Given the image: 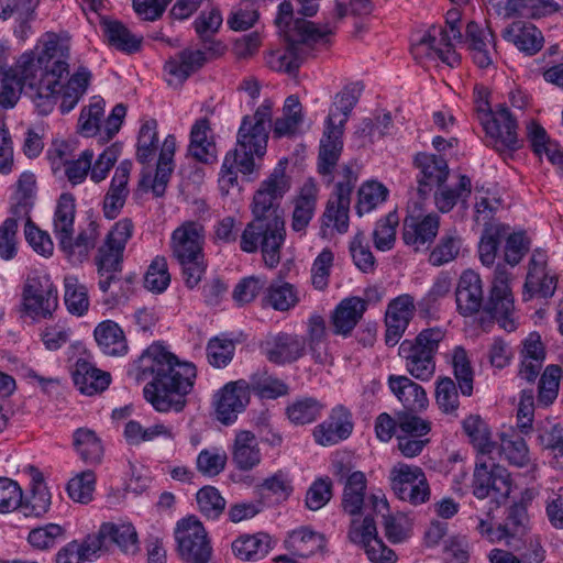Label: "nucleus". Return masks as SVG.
Returning <instances> with one entry per match:
<instances>
[{"label": "nucleus", "instance_id": "obj_32", "mask_svg": "<svg viewBox=\"0 0 563 563\" xmlns=\"http://www.w3.org/2000/svg\"><path fill=\"white\" fill-rule=\"evenodd\" d=\"M100 530L107 549L111 550L115 547L125 554L139 552L137 532L131 522H103Z\"/></svg>", "mask_w": 563, "mask_h": 563}, {"label": "nucleus", "instance_id": "obj_58", "mask_svg": "<svg viewBox=\"0 0 563 563\" xmlns=\"http://www.w3.org/2000/svg\"><path fill=\"white\" fill-rule=\"evenodd\" d=\"M528 515L526 506L520 504H514L509 507L507 517L504 523H500V529L504 530L505 539L507 543L514 548H517L511 543V539H521L527 532Z\"/></svg>", "mask_w": 563, "mask_h": 563}, {"label": "nucleus", "instance_id": "obj_31", "mask_svg": "<svg viewBox=\"0 0 563 563\" xmlns=\"http://www.w3.org/2000/svg\"><path fill=\"white\" fill-rule=\"evenodd\" d=\"M318 190L313 184H306L298 196L291 200L292 213L290 220L291 230L300 235L306 234V230L314 217L317 208Z\"/></svg>", "mask_w": 563, "mask_h": 563}, {"label": "nucleus", "instance_id": "obj_51", "mask_svg": "<svg viewBox=\"0 0 563 563\" xmlns=\"http://www.w3.org/2000/svg\"><path fill=\"white\" fill-rule=\"evenodd\" d=\"M74 446L80 459L86 463L97 464L103 455L101 440L88 428H79L74 432Z\"/></svg>", "mask_w": 563, "mask_h": 563}, {"label": "nucleus", "instance_id": "obj_26", "mask_svg": "<svg viewBox=\"0 0 563 563\" xmlns=\"http://www.w3.org/2000/svg\"><path fill=\"white\" fill-rule=\"evenodd\" d=\"M175 151L176 137L173 134H169L165 137L161 147L154 179L152 180L151 175L147 174L143 175L140 180L141 187H147L151 184L152 191L156 197H162L165 194L166 186L174 170L173 158Z\"/></svg>", "mask_w": 563, "mask_h": 563}, {"label": "nucleus", "instance_id": "obj_38", "mask_svg": "<svg viewBox=\"0 0 563 563\" xmlns=\"http://www.w3.org/2000/svg\"><path fill=\"white\" fill-rule=\"evenodd\" d=\"M261 450L256 437L242 430L235 435L232 446V462L241 471H251L261 463Z\"/></svg>", "mask_w": 563, "mask_h": 563}, {"label": "nucleus", "instance_id": "obj_37", "mask_svg": "<svg viewBox=\"0 0 563 563\" xmlns=\"http://www.w3.org/2000/svg\"><path fill=\"white\" fill-rule=\"evenodd\" d=\"M31 474V496L19 508L24 516L40 517L51 507V493L44 482L43 474L34 466H29Z\"/></svg>", "mask_w": 563, "mask_h": 563}, {"label": "nucleus", "instance_id": "obj_8", "mask_svg": "<svg viewBox=\"0 0 563 563\" xmlns=\"http://www.w3.org/2000/svg\"><path fill=\"white\" fill-rule=\"evenodd\" d=\"M273 102L265 100L251 115H244L236 133L235 152L240 158V173L252 174L256 159H262L267 150L269 129L272 126Z\"/></svg>", "mask_w": 563, "mask_h": 563}, {"label": "nucleus", "instance_id": "obj_9", "mask_svg": "<svg viewBox=\"0 0 563 563\" xmlns=\"http://www.w3.org/2000/svg\"><path fill=\"white\" fill-rule=\"evenodd\" d=\"M440 327L427 328L412 340H404L398 355L405 361L407 372L419 380H429L435 372V354L445 338Z\"/></svg>", "mask_w": 563, "mask_h": 563}, {"label": "nucleus", "instance_id": "obj_60", "mask_svg": "<svg viewBox=\"0 0 563 563\" xmlns=\"http://www.w3.org/2000/svg\"><path fill=\"white\" fill-rule=\"evenodd\" d=\"M369 501L373 511L380 514L384 518V530L386 538L393 543H400L408 537V531L391 516H387L388 503L384 496L371 495Z\"/></svg>", "mask_w": 563, "mask_h": 563}, {"label": "nucleus", "instance_id": "obj_30", "mask_svg": "<svg viewBox=\"0 0 563 563\" xmlns=\"http://www.w3.org/2000/svg\"><path fill=\"white\" fill-rule=\"evenodd\" d=\"M75 386L81 394L95 395L108 388L110 374L97 368L85 358H78L71 369Z\"/></svg>", "mask_w": 563, "mask_h": 563}, {"label": "nucleus", "instance_id": "obj_62", "mask_svg": "<svg viewBox=\"0 0 563 563\" xmlns=\"http://www.w3.org/2000/svg\"><path fill=\"white\" fill-rule=\"evenodd\" d=\"M452 365L461 394L470 397L473 394L474 372L464 347L454 349Z\"/></svg>", "mask_w": 563, "mask_h": 563}, {"label": "nucleus", "instance_id": "obj_49", "mask_svg": "<svg viewBox=\"0 0 563 563\" xmlns=\"http://www.w3.org/2000/svg\"><path fill=\"white\" fill-rule=\"evenodd\" d=\"M508 228L504 224H488L484 228L478 243V257L486 267H492L496 261L501 241L507 235Z\"/></svg>", "mask_w": 563, "mask_h": 563}, {"label": "nucleus", "instance_id": "obj_36", "mask_svg": "<svg viewBox=\"0 0 563 563\" xmlns=\"http://www.w3.org/2000/svg\"><path fill=\"white\" fill-rule=\"evenodd\" d=\"M504 40L512 43L518 49L533 55L542 48V33L531 23L516 21L503 31Z\"/></svg>", "mask_w": 563, "mask_h": 563}, {"label": "nucleus", "instance_id": "obj_53", "mask_svg": "<svg viewBox=\"0 0 563 563\" xmlns=\"http://www.w3.org/2000/svg\"><path fill=\"white\" fill-rule=\"evenodd\" d=\"M324 408L325 405L317 398L302 397L286 408V415L294 424L303 426L316 421Z\"/></svg>", "mask_w": 563, "mask_h": 563}, {"label": "nucleus", "instance_id": "obj_41", "mask_svg": "<svg viewBox=\"0 0 563 563\" xmlns=\"http://www.w3.org/2000/svg\"><path fill=\"white\" fill-rule=\"evenodd\" d=\"M206 62L205 53L200 49H184L173 59L165 64V71L172 77L168 84H173V78L178 82L185 81L192 73L203 66Z\"/></svg>", "mask_w": 563, "mask_h": 563}, {"label": "nucleus", "instance_id": "obj_40", "mask_svg": "<svg viewBox=\"0 0 563 563\" xmlns=\"http://www.w3.org/2000/svg\"><path fill=\"white\" fill-rule=\"evenodd\" d=\"M93 335L100 350L110 356H122L128 352V343L123 330L111 320L100 322Z\"/></svg>", "mask_w": 563, "mask_h": 563}, {"label": "nucleus", "instance_id": "obj_56", "mask_svg": "<svg viewBox=\"0 0 563 563\" xmlns=\"http://www.w3.org/2000/svg\"><path fill=\"white\" fill-rule=\"evenodd\" d=\"M158 132L157 121L148 119L141 125L137 135L136 159L141 164L151 162L157 151Z\"/></svg>", "mask_w": 563, "mask_h": 563}, {"label": "nucleus", "instance_id": "obj_10", "mask_svg": "<svg viewBox=\"0 0 563 563\" xmlns=\"http://www.w3.org/2000/svg\"><path fill=\"white\" fill-rule=\"evenodd\" d=\"M133 223L125 218L118 221L106 236L104 243L99 247L96 256L98 286L107 292L112 284L119 282L118 274L122 268L123 252L129 239L132 236Z\"/></svg>", "mask_w": 563, "mask_h": 563}, {"label": "nucleus", "instance_id": "obj_63", "mask_svg": "<svg viewBox=\"0 0 563 563\" xmlns=\"http://www.w3.org/2000/svg\"><path fill=\"white\" fill-rule=\"evenodd\" d=\"M227 461L228 455L223 449H203L197 456L196 468L206 477H214L224 471Z\"/></svg>", "mask_w": 563, "mask_h": 563}, {"label": "nucleus", "instance_id": "obj_27", "mask_svg": "<svg viewBox=\"0 0 563 563\" xmlns=\"http://www.w3.org/2000/svg\"><path fill=\"white\" fill-rule=\"evenodd\" d=\"M388 387L402 404L406 411L419 412L429 405L427 393L422 386L404 375H389Z\"/></svg>", "mask_w": 563, "mask_h": 563}, {"label": "nucleus", "instance_id": "obj_55", "mask_svg": "<svg viewBox=\"0 0 563 563\" xmlns=\"http://www.w3.org/2000/svg\"><path fill=\"white\" fill-rule=\"evenodd\" d=\"M500 451L512 465L522 467L530 461L529 449L525 439L514 430L501 433Z\"/></svg>", "mask_w": 563, "mask_h": 563}, {"label": "nucleus", "instance_id": "obj_22", "mask_svg": "<svg viewBox=\"0 0 563 563\" xmlns=\"http://www.w3.org/2000/svg\"><path fill=\"white\" fill-rule=\"evenodd\" d=\"M487 121L496 124L497 132H486V136L497 152H514L520 147L517 119L507 106L501 103L496 106L495 114Z\"/></svg>", "mask_w": 563, "mask_h": 563}, {"label": "nucleus", "instance_id": "obj_64", "mask_svg": "<svg viewBox=\"0 0 563 563\" xmlns=\"http://www.w3.org/2000/svg\"><path fill=\"white\" fill-rule=\"evenodd\" d=\"M267 303L278 311H288L294 308L298 301V292L289 283H273L267 288Z\"/></svg>", "mask_w": 563, "mask_h": 563}, {"label": "nucleus", "instance_id": "obj_19", "mask_svg": "<svg viewBox=\"0 0 563 563\" xmlns=\"http://www.w3.org/2000/svg\"><path fill=\"white\" fill-rule=\"evenodd\" d=\"M351 411L342 405L332 408L329 417L314 427L312 435L322 446H332L346 440L353 432Z\"/></svg>", "mask_w": 563, "mask_h": 563}, {"label": "nucleus", "instance_id": "obj_50", "mask_svg": "<svg viewBox=\"0 0 563 563\" xmlns=\"http://www.w3.org/2000/svg\"><path fill=\"white\" fill-rule=\"evenodd\" d=\"M505 9L508 15L540 19L559 12L561 4L554 0H507Z\"/></svg>", "mask_w": 563, "mask_h": 563}, {"label": "nucleus", "instance_id": "obj_39", "mask_svg": "<svg viewBox=\"0 0 563 563\" xmlns=\"http://www.w3.org/2000/svg\"><path fill=\"white\" fill-rule=\"evenodd\" d=\"M100 26L110 46L125 54H134L140 51L143 37L133 34L121 22L103 19Z\"/></svg>", "mask_w": 563, "mask_h": 563}, {"label": "nucleus", "instance_id": "obj_1", "mask_svg": "<svg viewBox=\"0 0 563 563\" xmlns=\"http://www.w3.org/2000/svg\"><path fill=\"white\" fill-rule=\"evenodd\" d=\"M69 46L54 33L45 34L42 45L23 53L14 69L4 74L0 89V106L13 108L22 91L34 102L37 111L46 115L54 109L56 86L67 73Z\"/></svg>", "mask_w": 563, "mask_h": 563}, {"label": "nucleus", "instance_id": "obj_11", "mask_svg": "<svg viewBox=\"0 0 563 563\" xmlns=\"http://www.w3.org/2000/svg\"><path fill=\"white\" fill-rule=\"evenodd\" d=\"M133 223L125 218L118 221L106 236L104 243L99 247L96 256L98 286L107 292L112 284L119 282L118 274L122 268L123 252L129 239L132 236Z\"/></svg>", "mask_w": 563, "mask_h": 563}, {"label": "nucleus", "instance_id": "obj_52", "mask_svg": "<svg viewBox=\"0 0 563 563\" xmlns=\"http://www.w3.org/2000/svg\"><path fill=\"white\" fill-rule=\"evenodd\" d=\"M288 543L295 555L309 558L324 548L325 540L318 532L308 528H300L289 534Z\"/></svg>", "mask_w": 563, "mask_h": 563}, {"label": "nucleus", "instance_id": "obj_61", "mask_svg": "<svg viewBox=\"0 0 563 563\" xmlns=\"http://www.w3.org/2000/svg\"><path fill=\"white\" fill-rule=\"evenodd\" d=\"M501 206V199L490 189L483 186L475 187L474 220L484 225L490 224L489 221Z\"/></svg>", "mask_w": 563, "mask_h": 563}, {"label": "nucleus", "instance_id": "obj_34", "mask_svg": "<svg viewBox=\"0 0 563 563\" xmlns=\"http://www.w3.org/2000/svg\"><path fill=\"white\" fill-rule=\"evenodd\" d=\"M306 349L316 363L327 364L331 362L327 323L322 316L313 313L308 318L306 331Z\"/></svg>", "mask_w": 563, "mask_h": 563}, {"label": "nucleus", "instance_id": "obj_25", "mask_svg": "<svg viewBox=\"0 0 563 563\" xmlns=\"http://www.w3.org/2000/svg\"><path fill=\"white\" fill-rule=\"evenodd\" d=\"M132 169L130 161H122L115 168L108 191L102 202L103 214L107 219H115L123 209L129 197V179Z\"/></svg>", "mask_w": 563, "mask_h": 563}, {"label": "nucleus", "instance_id": "obj_42", "mask_svg": "<svg viewBox=\"0 0 563 563\" xmlns=\"http://www.w3.org/2000/svg\"><path fill=\"white\" fill-rule=\"evenodd\" d=\"M438 189L434 194V203L442 213L451 211L457 201H461L464 209L468 208L467 200L472 192V180L467 175H460L454 188L440 187Z\"/></svg>", "mask_w": 563, "mask_h": 563}, {"label": "nucleus", "instance_id": "obj_16", "mask_svg": "<svg viewBox=\"0 0 563 563\" xmlns=\"http://www.w3.org/2000/svg\"><path fill=\"white\" fill-rule=\"evenodd\" d=\"M391 488L397 497L413 506L430 498V487L426 475L418 466L398 464L391 471Z\"/></svg>", "mask_w": 563, "mask_h": 563}, {"label": "nucleus", "instance_id": "obj_33", "mask_svg": "<svg viewBox=\"0 0 563 563\" xmlns=\"http://www.w3.org/2000/svg\"><path fill=\"white\" fill-rule=\"evenodd\" d=\"M188 151L192 157L201 163L212 164L217 161V147L207 118L197 120L191 126Z\"/></svg>", "mask_w": 563, "mask_h": 563}, {"label": "nucleus", "instance_id": "obj_6", "mask_svg": "<svg viewBox=\"0 0 563 563\" xmlns=\"http://www.w3.org/2000/svg\"><path fill=\"white\" fill-rule=\"evenodd\" d=\"M332 34L329 25L320 27L311 21L298 20L286 31V48L271 52L266 64L275 71L294 75L314 47L329 44Z\"/></svg>", "mask_w": 563, "mask_h": 563}, {"label": "nucleus", "instance_id": "obj_24", "mask_svg": "<svg viewBox=\"0 0 563 563\" xmlns=\"http://www.w3.org/2000/svg\"><path fill=\"white\" fill-rule=\"evenodd\" d=\"M263 350L272 363H294L306 354V340L295 333L279 332L266 340Z\"/></svg>", "mask_w": 563, "mask_h": 563}, {"label": "nucleus", "instance_id": "obj_48", "mask_svg": "<svg viewBox=\"0 0 563 563\" xmlns=\"http://www.w3.org/2000/svg\"><path fill=\"white\" fill-rule=\"evenodd\" d=\"M463 430L477 451V455L489 456L497 449L487 423L479 416H470L463 421Z\"/></svg>", "mask_w": 563, "mask_h": 563}, {"label": "nucleus", "instance_id": "obj_21", "mask_svg": "<svg viewBox=\"0 0 563 563\" xmlns=\"http://www.w3.org/2000/svg\"><path fill=\"white\" fill-rule=\"evenodd\" d=\"M216 397L214 406L218 420L224 424H231L249 404V383L243 379L230 382L224 385Z\"/></svg>", "mask_w": 563, "mask_h": 563}, {"label": "nucleus", "instance_id": "obj_45", "mask_svg": "<svg viewBox=\"0 0 563 563\" xmlns=\"http://www.w3.org/2000/svg\"><path fill=\"white\" fill-rule=\"evenodd\" d=\"M527 137L531 144L533 152L541 156L545 155L553 164H563V151L561 146L551 141L543 126L534 121H530L527 125Z\"/></svg>", "mask_w": 563, "mask_h": 563}, {"label": "nucleus", "instance_id": "obj_44", "mask_svg": "<svg viewBox=\"0 0 563 563\" xmlns=\"http://www.w3.org/2000/svg\"><path fill=\"white\" fill-rule=\"evenodd\" d=\"M75 213L74 196L71 194L60 195L54 214V233L58 244L69 243V233H74Z\"/></svg>", "mask_w": 563, "mask_h": 563}, {"label": "nucleus", "instance_id": "obj_17", "mask_svg": "<svg viewBox=\"0 0 563 563\" xmlns=\"http://www.w3.org/2000/svg\"><path fill=\"white\" fill-rule=\"evenodd\" d=\"M413 166L418 170L417 190L421 198H426L434 188L442 187L450 174L448 162L441 155L418 153Z\"/></svg>", "mask_w": 563, "mask_h": 563}, {"label": "nucleus", "instance_id": "obj_15", "mask_svg": "<svg viewBox=\"0 0 563 563\" xmlns=\"http://www.w3.org/2000/svg\"><path fill=\"white\" fill-rule=\"evenodd\" d=\"M177 551L186 563H209L212 545L202 523L195 517H188L177 523L175 531Z\"/></svg>", "mask_w": 563, "mask_h": 563}, {"label": "nucleus", "instance_id": "obj_29", "mask_svg": "<svg viewBox=\"0 0 563 563\" xmlns=\"http://www.w3.org/2000/svg\"><path fill=\"white\" fill-rule=\"evenodd\" d=\"M465 43L474 63L479 68H486L493 63L494 34L488 27H482L474 21L468 22L465 30Z\"/></svg>", "mask_w": 563, "mask_h": 563}, {"label": "nucleus", "instance_id": "obj_12", "mask_svg": "<svg viewBox=\"0 0 563 563\" xmlns=\"http://www.w3.org/2000/svg\"><path fill=\"white\" fill-rule=\"evenodd\" d=\"M472 488L476 498L492 496L499 504L509 497L512 481L507 468L497 464L492 455H477Z\"/></svg>", "mask_w": 563, "mask_h": 563}, {"label": "nucleus", "instance_id": "obj_4", "mask_svg": "<svg viewBox=\"0 0 563 563\" xmlns=\"http://www.w3.org/2000/svg\"><path fill=\"white\" fill-rule=\"evenodd\" d=\"M509 282L510 272L507 265L497 264L494 269L488 298L484 302L483 280L479 274L473 269L464 271L455 289L457 311L464 317H470L483 308L484 312L495 319L504 330L507 332L515 331L517 321L514 317V295Z\"/></svg>", "mask_w": 563, "mask_h": 563}, {"label": "nucleus", "instance_id": "obj_54", "mask_svg": "<svg viewBox=\"0 0 563 563\" xmlns=\"http://www.w3.org/2000/svg\"><path fill=\"white\" fill-rule=\"evenodd\" d=\"M388 189L380 183L368 180L362 184L357 190L355 210L358 217L371 212L383 203L388 197Z\"/></svg>", "mask_w": 563, "mask_h": 563}, {"label": "nucleus", "instance_id": "obj_3", "mask_svg": "<svg viewBox=\"0 0 563 563\" xmlns=\"http://www.w3.org/2000/svg\"><path fill=\"white\" fill-rule=\"evenodd\" d=\"M136 366L142 375L153 377L143 394L156 411L181 412L185 409L197 376L194 364L180 362L161 344H152L139 357Z\"/></svg>", "mask_w": 563, "mask_h": 563}, {"label": "nucleus", "instance_id": "obj_35", "mask_svg": "<svg viewBox=\"0 0 563 563\" xmlns=\"http://www.w3.org/2000/svg\"><path fill=\"white\" fill-rule=\"evenodd\" d=\"M68 74L69 65L67 64V73L60 76L54 98L56 101L57 95L60 93L59 109L62 113H68L77 106L78 101L86 92L90 79L89 70L81 68L68 79L66 85H63L62 79L64 76H68Z\"/></svg>", "mask_w": 563, "mask_h": 563}, {"label": "nucleus", "instance_id": "obj_20", "mask_svg": "<svg viewBox=\"0 0 563 563\" xmlns=\"http://www.w3.org/2000/svg\"><path fill=\"white\" fill-rule=\"evenodd\" d=\"M415 313V298L409 294L400 295L388 303L385 314V342L388 346L399 342Z\"/></svg>", "mask_w": 563, "mask_h": 563}, {"label": "nucleus", "instance_id": "obj_14", "mask_svg": "<svg viewBox=\"0 0 563 563\" xmlns=\"http://www.w3.org/2000/svg\"><path fill=\"white\" fill-rule=\"evenodd\" d=\"M58 307V291L47 276L29 277L22 289L20 312L35 322L51 319Z\"/></svg>", "mask_w": 563, "mask_h": 563}, {"label": "nucleus", "instance_id": "obj_46", "mask_svg": "<svg viewBox=\"0 0 563 563\" xmlns=\"http://www.w3.org/2000/svg\"><path fill=\"white\" fill-rule=\"evenodd\" d=\"M35 189V175L30 170L23 172L15 184V191L12 198L14 202L11 210L15 218H24L30 214L34 206Z\"/></svg>", "mask_w": 563, "mask_h": 563}, {"label": "nucleus", "instance_id": "obj_23", "mask_svg": "<svg viewBox=\"0 0 563 563\" xmlns=\"http://www.w3.org/2000/svg\"><path fill=\"white\" fill-rule=\"evenodd\" d=\"M454 41L456 42V38L452 37L448 29L432 25L413 46V52L426 51L428 56L438 57L448 66L455 67L460 64L461 57L454 49Z\"/></svg>", "mask_w": 563, "mask_h": 563}, {"label": "nucleus", "instance_id": "obj_59", "mask_svg": "<svg viewBox=\"0 0 563 563\" xmlns=\"http://www.w3.org/2000/svg\"><path fill=\"white\" fill-rule=\"evenodd\" d=\"M462 246V239L455 230L446 232L432 250L429 262L433 266H442L454 261Z\"/></svg>", "mask_w": 563, "mask_h": 563}, {"label": "nucleus", "instance_id": "obj_7", "mask_svg": "<svg viewBox=\"0 0 563 563\" xmlns=\"http://www.w3.org/2000/svg\"><path fill=\"white\" fill-rule=\"evenodd\" d=\"M203 245L205 231L198 222H184L172 233V257L180 266L183 280L189 289L200 284L208 267Z\"/></svg>", "mask_w": 563, "mask_h": 563}, {"label": "nucleus", "instance_id": "obj_5", "mask_svg": "<svg viewBox=\"0 0 563 563\" xmlns=\"http://www.w3.org/2000/svg\"><path fill=\"white\" fill-rule=\"evenodd\" d=\"M362 91L363 85L361 82L346 86L335 96L334 107L330 109L325 119L323 136L320 141L318 172L322 176H328L329 183L332 181V172L343 150L344 125Z\"/></svg>", "mask_w": 563, "mask_h": 563}, {"label": "nucleus", "instance_id": "obj_57", "mask_svg": "<svg viewBox=\"0 0 563 563\" xmlns=\"http://www.w3.org/2000/svg\"><path fill=\"white\" fill-rule=\"evenodd\" d=\"M65 295L64 300L67 310L76 316H82L89 308V298L87 288L78 282L75 276H66L64 279Z\"/></svg>", "mask_w": 563, "mask_h": 563}, {"label": "nucleus", "instance_id": "obj_13", "mask_svg": "<svg viewBox=\"0 0 563 563\" xmlns=\"http://www.w3.org/2000/svg\"><path fill=\"white\" fill-rule=\"evenodd\" d=\"M338 176L339 180L327 202L322 222L325 227H332L338 233L343 234L350 227L351 196L358 176L352 164L343 165Z\"/></svg>", "mask_w": 563, "mask_h": 563}, {"label": "nucleus", "instance_id": "obj_47", "mask_svg": "<svg viewBox=\"0 0 563 563\" xmlns=\"http://www.w3.org/2000/svg\"><path fill=\"white\" fill-rule=\"evenodd\" d=\"M366 477L361 471L351 473L344 482V489L342 496L343 510L355 516L361 514L365 500Z\"/></svg>", "mask_w": 563, "mask_h": 563}, {"label": "nucleus", "instance_id": "obj_28", "mask_svg": "<svg viewBox=\"0 0 563 563\" xmlns=\"http://www.w3.org/2000/svg\"><path fill=\"white\" fill-rule=\"evenodd\" d=\"M367 310V300L349 297L340 301L331 314L333 333L349 336Z\"/></svg>", "mask_w": 563, "mask_h": 563}, {"label": "nucleus", "instance_id": "obj_2", "mask_svg": "<svg viewBox=\"0 0 563 563\" xmlns=\"http://www.w3.org/2000/svg\"><path fill=\"white\" fill-rule=\"evenodd\" d=\"M287 159L279 161L255 191L252 203L254 219L246 224L240 238V249L255 253L261 249L264 264L275 268L280 262L285 242L284 220L276 214L282 199L289 191L290 177L286 175Z\"/></svg>", "mask_w": 563, "mask_h": 563}, {"label": "nucleus", "instance_id": "obj_18", "mask_svg": "<svg viewBox=\"0 0 563 563\" xmlns=\"http://www.w3.org/2000/svg\"><path fill=\"white\" fill-rule=\"evenodd\" d=\"M439 228L440 216L438 213L416 214L412 211L404 220L402 240L415 251L428 249L438 235Z\"/></svg>", "mask_w": 563, "mask_h": 563}, {"label": "nucleus", "instance_id": "obj_43", "mask_svg": "<svg viewBox=\"0 0 563 563\" xmlns=\"http://www.w3.org/2000/svg\"><path fill=\"white\" fill-rule=\"evenodd\" d=\"M272 538L264 532L242 536L232 543L233 553L245 561H257L265 558L272 549Z\"/></svg>", "mask_w": 563, "mask_h": 563}]
</instances>
